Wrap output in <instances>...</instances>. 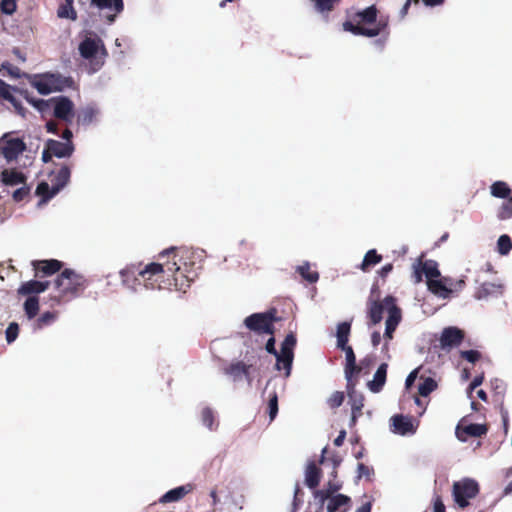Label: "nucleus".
Segmentation results:
<instances>
[{"instance_id": "nucleus-59", "label": "nucleus", "mask_w": 512, "mask_h": 512, "mask_svg": "<svg viewBox=\"0 0 512 512\" xmlns=\"http://www.w3.org/2000/svg\"><path fill=\"white\" fill-rule=\"evenodd\" d=\"M29 195V188L26 186H23L21 188L16 189L13 192L12 198L15 202H21L23 201L27 196Z\"/></svg>"}, {"instance_id": "nucleus-24", "label": "nucleus", "mask_w": 512, "mask_h": 512, "mask_svg": "<svg viewBox=\"0 0 512 512\" xmlns=\"http://www.w3.org/2000/svg\"><path fill=\"white\" fill-rule=\"evenodd\" d=\"M170 254H173V259L175 260L177 258V262L179 265L183 267V262H187V268H190L191 262L194 261V253L189 249H175L171 248L168 250H165L159 254V259H163L166 256H169Z\"/></svg>"}, {"instance_id": "nucleus-43", "label": "nucleus", "mask_w": 512, "mask_h": 512, "mask_svg": "<svg viewBox=\"0 0 512 512\" xmlns=\"http://www.w3.org/2000/svg\"><path fill=\"white\" fill-rule=\"evenodd\" d=\"M296 342L297 340L293 333L286 335L283 343L281 344L280 352H283L284 356L289 359L291 357L290 355L294 354L293 350L296 346Z\"/></svg>"}, {"instance_id": "nucleus-54", "label": "nucleus", "mask_w": 512, "mask_h": 512, "mask_svg": "<svg viewBox=\"0 0 512 512\" xmlns=\"http://www.w3.org/2000/svg\"><path fill=\"white\" fill-rule=\"evenodd\" d=\"M10 89L11 86L4 82L2 79H0V98H3L8 102L15 101V97L11 94Z\"/></svg>"}, {"instance_id": "nucleus-31", "label": "nucleus", "mask_w": 512, "mask_h": 512, "mask_svg": "<svg viewBox=\"0 0 512 512\" xmlns=\"http://www.w3.org/2000/svg\"><path fill=\"white\" fill-rule=\"evenodd\" d=\"M2 182L7 186L24 184L26 177L22 172L16 169H5L2 171Z\"/></svg>"}, {"instance_id": "nucleus-27", "label": "nucleus", "mask_w": 512, "mask_h": 512, "mask_svg": "<svg viewBox=\"0 0 512 512\" xmlns=\"http://www.w3.org/2000/svg\"><path fill=\"white\" fill-rule=\"evenodd\" d=\"M388 364L382 363L376 370L373 380L368 382V387L371 392L379 393L386 382Z\"/></svg>"}, {"instance_id": "nucleus-62", "label": "nucleus", "mask_w": 512, "mask_h": 512, "mask_svg": "<svg viewBox=\"0 0 512 512\" xmlns=\"http://www.w3.org/2000/svg\"><path fill=\"white\" fill-rule=\"evenodd\" d=\"M30 103H32L38 110L40 111H44L50 103H52V101L49 100H43V99H38V100H29Z\"/></svg>"}, {"instance_id": "nucleus-15", "label": "nucleus", "mask_w": 512, "mask_h": 512, "mask_svg": "<svg viewBox=\"0 0 512 512\" xmlns=\"http://www.w3.org/2000/svg\"><path fill=\"white\" fill-rule=\"evenodd\" d=\"M465 418H462L457 424L455 434L458 440L466 442L469 437H482L488 432L486 424H468L464 425Z\"/></svg>"}, {"instance_id": "nucleus-57", "label": "nucleus", "mask_w": 512, "mask_h": 512, "mask_svg": "<svg viewBox=\"0 0 512 512\" xmlns=\"http://www.w3.org/2000/svg\"><path fill=\"white\" fill-rule=\"evenodd\" d=\"M460 356L461 358L467 360L468 362L475 363L480 359L481 354L477 350H466L461 351Z\"/></svg>"}, {"instance_id": "nucleus-44", "label": "nucleus", "mask_w": 512, "mask_h": 512, "mask_svg": "<svg viewBox=\"0 0 512 512\" xmlns=\"http://www.w3.org/2000/svg\"><path fill=\"white\" fill-rule=\"evenodd\" d=\"M201 421L208 429L213 430L218 424L215 421L214 411L210 407H205L201 411Z\"/></svg>"}, {"instance_id": "nucleus-41", "label": "nucleus", "mask_w": 512, "mask_h": 512, "mask_svg": "<svg viewBox=\"0 0 512 512\" xmlns=\"http://www.w3.org/2000/svg\"><path fill=\"white\" fill-rule=\"evenodd\" d=\"M437 382L431 378H425L418 386V394L422 397L429 396L434 390L437 389Z\"/></svg>"}, {"instance_id": "nucleus-19", "label": "nucleus", "mask_w": 512, "mask_h": 512, "mask_svg": "<svg viewBox=\"0 0 512 512\" xmlns=\"http://www.w3.org/2000/svg\"><path fill=\"white\" fill-rule=\"evenodd\" d=\"M392 431L396 434L406 435L415 432L411 417L402 414L394 415L391 418Z\"/></svg>"}, {"instance_id": "nucleus-37", "label": "nucleus", "mask_w": 512, "mask_h": 512, "mask_svg": "<svg viewBox=\"0 0 512 512\" xmlns=\"http://www.w3.org/2000/svg\"><path fill=\"white\" fill-rule=\"evenodd\" d=\"M419 266L422 267V271L425 274L427 280L439 278L441 273L438 269V263L434 260H426L425 262L419 261Z\"/></svg>"}, {"instance_id": "nucleus-56", "label": "nucleus", "mask_w": 512, "mask_h": 512, "mask_svg": "<svg viewBox=\"0 0 512 512\" xmlns=\"http://www.w3.org/2000/svg\"><path fill=\"white\" fill-rule=\"evenodd\" d=\"M94 117H95L94 110L86 109L78 115L77 121H78V123H82V124H90L93 121Z\"/></svg>"}, {"instance_id": "nucleus-39", "label": "nucleus", "mask_w": 512, "mask_h": 512, "mask_svg": "<svg viewBox=\"0 0 512 512\" xmlns=\"http://www.w3.org/2000/svg\"><path fill=\"white\" fill-rule=\"evenodd\" d=\"M58 192H54V187L49 185L47 182H40L36 188V194L42 198L43 202L49 201Z\"/></svg>"}, {"instance_id": "nucleus-11", "label": "nucleus", "mask_w": 512, "mask_h": 512, "mask_svg": "<svg viewBox=\"0 0 512 512\" xmlns=\"http://www.w3.org/2000/svg\"><path fill=\"white\" fill-rule=\"evenodd\" d=\"M384 302L387 307L388 317L386 319V328L384 333V338L386 340H391L393 338V333L396 330L397 326L401 321V310L396 305V300L393 296L388 295L384 298Z\"/></svg>"}, {"instance_id": "nucleus-7", "label": "nucleus", "mask_w": 512, "mask_h": 512, "mask_svg": "<svg viewBox=\"0 0 512 512\" xmlns=\"http://www.w3.org/2000/svg\"><path fill=\"white\" fill-rule=\"evenodd\" d=\"M277 321L276 310L271 309L265 313H254L246 317L245 326L257 334H274V322Z\"/></svg>"}, {"instance_id": "nucleus-50", "label": "nucleus", "mask_w": 512, "mask_h": 512, "mask_svg": "<svg viewBox=\"0 0 512 512\" xmlns=\"http://www.w3.org/2000/svg\"><path fill=\"white\" fill-rule=\"evenodd\" d=\"M344 399H345V396H344L343 392L335 391L328 398L327 403L330 408L335 409L342 405V403L344 402Z\"/></svg>"}, {"instance_id": "nucleus-26", "label": "nucleus", "mask_w": 512, "mask_h": 512, "mask_svg": "<svg viewBox=\"0 0 512 512\" xmlns=\"http://www.w3.org/2000/svg\"><path fill=\"white\" fill-rule=\"evenodd\" d=\"M322 477V470L315 462H309L305 469V484L310 489H316Z\"/></svg>"}, {"instance_id": "nucleus-35", "label": "nucleus", "mask_w": 512, "mask_h": 512, "mask_svg": "<svg viewBox=\"0 0 512 512\" xmlns=\"http://www.w3.org/2000/svg\"><path fill=\"white\" fill-rule=\"evenodd\" d=\"M23 309L29 320L34 319L38 315L40 309L38 296H27V299L23 304Z\"/></svg>"}, {"instance_id": "nucleus-2", "label": "nucleus", "mask_w": 512, "mask_h": 512, "mask_svg": "<svg viewBox=\"0 0 512 512\" xmlns=\"http://www.w3.org/2000/svg\"><path fill=\"white\" fill-rule=\"evenodd\" d=\"M378 10L375 5H371L355 14L356 23L346 21L343 23L345 31L354 35L364 37H376L388 28V18L381 17L377 20Z\"/></svg>"}, {"instance_id": "nucleus-6", "label": "nucleus", "mask_w": 512, "mask_h": 512, "mask_svg": "<svg viewBox=\"0 0 512 512\" xmlns=\"http://www.w3.org/2000/svg\"><path fill=\"white\" fill-rule=\"evenodd\" d=\"M479 491L478 482L466 477L453 483L452 496L460 508H466L469 505V500L475 498Z\"/></svg>"}, {"instance_id": "nucleus-58", "label": "nucleus", "mask_w": 512, "mask_h": 512, "mask_svg": "<svg viewBox=\"0 0 512 512\" xmlns=\"http://www.w3.org/2000/svg\"><path fill=\"white\" fill-rule=\"evenodd\" d=\"M302 494H303V492H302L299 484H296L295 490H294L293 502H292V512H296L299 509V507L301 506L302 500L300 499L299 496Z\"/></svg>"}, {"instance_id": "nucleus-22", "label": "nucleus", "mask_w": 512, "mask_h": 512, "mask_svg": "<svg viewBox=\"0 0 512 512\" xmlns=\"http://www.w3.org/2000/svg\"><path fill=\"white\" fill-rule=\"evenodd\" d=\"M194 489V485L191 483L178 486L166 492L159 499L162 504L177 502L183 499L187 494L191 493Z\"/></svg>"}, {"instance_id": "nucleus-36", "label": "nucleus", "mask_w": 512, "mask_h": 512, "mask_svg": "<svg viewBox=\"0 0 512 512\" xmlns=\"http://www.w3.org/2000/svg\"><path fill=\"white\" fill-rule=\"evenodd\" d=\"M73 3L74 0H64L58 7L57 16L62 19L75 21L77 19V13L74 10Z\"/></svg>"}, {"instance_id": "nucleus-14", "label": "nucleus", "mask_w": 512, "mask_h": 512, "mask_svg": "<svg viewBox=\"0 0 512 512\" xmlns=\"http://www.w3.org/2000/svg\"><path fill=\"white\" fill-rule=\"evenodd\" d=\"M345 352V367H344V373L345 378L347 380V388L350 386H355V382L357 381V378L359 374L361 373V367L357 366L356 363V356L353 351V348L349 346L348 344L345 345L344 348H340Z\"/></svg>"}, {"instance_id": "nucleus-23", "label": "nucleus", "mask_w": 512, "mask_h": 512, "mask_svg": "<svg viewBox=\"0 0 512 512\" xmlns=\"http://www.w3.org/2000/svg\"><path fill=\"white\" fill-rule=\"evenodd\" d=\"M71 170L67 165H62L61 168L55 173L50 174V181L54 187V192L62 190L70 180Z\"/></svg>"}, {"instance_id": "nucleus-45", "label": "nucleus", "mask_w": 512, "mask_h": 512, "mask_svg": "<svg viewBox=\"0 0 512 512\" xmlns=\"http://www.w3.org/2000/svg\"><path fill=\"white\" fill-rule=\"evenodd\" d=\"M291 357L288 359L284 356L283 352H280L277 356H276V369L280 370L281 369V364L283 365V368L286 370V376L288 377L291 373V369H292V362H293V358H294V354H291L290 355Z\"/></svg>"}, {"instance_id": "nucleus-60", "label": "nucleus", "mask_w": 512, "mask_h": 512, "mask_svg": "<svg viewBox=\"0 0 512 512\" xmlns=\"http://www.w3.org/2000/svg\"><path fill=\"white\" fill-rule=\"evenodd\" d=\"M333 464V470L330 474L331 477L337 478L338 477V467L340 466L342 462V458L339 455H333L329 459Z\"/></svg>"}, {"instance_id": "nucleus-20", "label": "nucleus", "mask_w": 512, "mask_h": 512, "mask_svg": "<svg viewBox=\"0 0 512 512\" xmlns=\"http://www.w3.org/2000/svg\"><path fill=\"white\" fill-rule=\"evenodd\" d=\"M387 309L384 300L381 302L379 299H368L367 301V316L369 318V325H376L381 322L383 312Z\"/></svg>"}, {"instance_id": "nucleus-49", "label": "nucleus", "mask_w": 512, "mask_h": 512, "mask_svg": "<svg viewBox=\"0 0 512 512\" xmlns=\"http://www.w3.org/2000/svg\"><path fill=\"white\" fill-rule=\"evenodd\" d=\"M268 409L270 419L273 420L278 413V396L276 391L269 394Z\"/></svg>"}, {"instance_id": "nucleus-46", "label": "nucleus", "mask_w": 512, "mask_h": 512, "mask_svg": "<svg viewBox=\"0 0 512 512\" xmlns=\"http://www.w3.org/2000/svg\"><path fill=\"white\" fill-rule=\"evenodd\" d=\"M497 250L501 255H507L512 250V240L508 235L504 234L498 238Z\"/></svg>"}, {"instance_id": "nucleus-40", "label": "nucleus", "mask_w": 512, "mask_h": 512, "mask_svg": "<svg viewBox=\"0 0 512 512\" xmlns=\"http://www.w3.org/2000/svg\"><path fill=\"white\" fill-rule=\"evenodd\" d=\"M491 194L497 198H509L511 192L506 182L496 181L491 185Z\"/></svg>"}, {"instance_id": "nucleus-28", "label": "nucleus", "mask_w": 512, "mask_h": 512, "mask_svg": "<svg viewBox=\"0 0 512 512\" xmlns=\"http://www.w3.org/2000/svg\"><path fill=\"white\" fill-rule=\"evenodd\" d=\"M449 280L447 278L444 279H430L427 280V287L430 292L433 294L442 297L447 298L452 293V290L447 287L446 283Z\"/></svg>"}, {"instance_id": "nucleus-9", "label": "nucleus", "mask_w": 512, "mask_h": 512, "mask_svg": "<svg viewBox=\"0 0 512 512\" xmlns=\"http://www.w3.org/2000/svg\"><path fill=\"white\" fill-rule=\"evenodd\" d=\"M119 274L122 284L133 291L144 286V266L141 263L127 265Z\"/></svg>"}, {"instance_id": "nucleus-33", "label": "nucleus", "mask_w": 512, "mask_h": 512, "mask_svg": "<svg viewBox=\"0 0 512 512\" xmlns=\"http://www.w3.org/2000/svg\"><path fill=\"white\" fill-rule=\"evenodd\" d=\"M348 395L351 402V413L362 415V409L364 407V396L357 394L354 390V386L348 388Z\"/></svg>"}, {"instance_id": "nucleus-51", "label": "nucleus", "mask_w": 512, "mask_h": 512, "mask_svg": "<svg viewBox=\"0 0 512 512\" xmlns=\"http://www.w3.org/2000/svg\"><path fill=\"white\" fill-rule=\"evenodd\" d=\"M6 341L10 344L16 340L19 334V325L16 322H12L6 329Z\"/></svg>"}, {"instance_id": "nucleus-32", "label": "nucleus", "mask_w": 512, "mask_h": 512, "mask_svg": "<svg viewBox=\"0 0 512 512\" xmlns=\"http://www.w3.org/2000/svg\"><path fill=\"white\" fill-rule=\"evenodd\" d=\"M58 318L57 311H46L41 314L33 323L34 330H42L45 327L52 325Z\"/></svg>"}, {"instance_id": "nucleus-13", "label": "nucleus", "mask_w": 512, "mask_h": 512, "mask_svg": "<svg viewBox=\"0 0 512 512\" xmlns=\"http://www.w3.org/2000/svg\"><path fill=\"white\" fill-rule=\"evenodd\" d=\"M32 86L42 95H48L62 89L61 77L56 74L46 73L31 82Z\"/></svg>"}, {"instance_id": "nucleus-52", "label": "nucleus", "mask_w": 512, "mask_h": 512, "mask_svg": "<svg viewBox=\"0 0 512 512\" xmlns=\"http://www.w3.org/2000/svg\"><path fill=\"white\" fill-rule=\"evenodd\" d=\"M374 475V469L365 465L364 463H359L357 466V478L360 479L365 477L367 480H371Z\"/></svg>"}, {"instance_id": "nucleus-42", "label": "nucleus", "mask_w": 512, "mask_h": 512, "mask_svg": "<svg viewBox=\"0 0 512 512\" xmlns=\"http://www.w3.org/2000/svg\"><path fill=\"white\" fill-rule=\"evenodd\" d=\"M297 271L301 277L309 283H315L319 279L318 272L311 270L309 263L298 266Z\"/></svg>"}, {"instance_id": "nucleus-38", "label": "nucleus", "mask_w": 512, "mask_h": 512, "mask_svg": "<svg viewBox=\"0 0 512 512\" xmlns=\"http://www.w3.org/2000/svg\"><path fill=\"white\" fill-rule=\"evenodd\" d=\"M382 261V256L377 253L375 249H371L367 251L365 254L363 261L361 263V270L366 272L370 267L375 266L376 264Z\"/></svg>"}, {"instance_id": "nucleus-10", "label": "nucleus", "mask_w": 512, "mask_h": 512, "mask_svg": "<svg viewBox=\"0 0 512 512\" xmlns=\"http://www.w3.org/2000/svg\"><path fill=\"white\" fill-rule=\"evenodd\" d=\"M34 277L46 280L55 274H59L63 271L64 263L57 259H44V260H33L31 262Z\"/></svg>"}, {"instance_id": "nucleus-30", "label": "nucleus", "mask_w": 512, "mask_h": 512, "mask_svg": "<svg viewBox=\"0 0 512 512\" xmlns=\"http://www.w3.org/2000/svg\"><path fill=\"white\" fill-rule=\"evenodd\" d=\"M340 490V485L334 483H327L326 488L322 490H315L313 496L319 499L320 506L317 511L321 512L326 500H330L332 495Z\"/></svg>"}, {"instance_id": "nucleus-16", "label": "nucleus", "mask_w": 512, "mask_h": 512, "mask_svg": "<svg viewBox=\"0 0 512 512\" xmlns=\"http://www.w3.org/2000/svg\"><path fill=\"white\" fill-rule=\"evenodd\" d=\"M465 338V333L458 327L449 326L442 330L439 342L443 350H450L451 348L459 346Z\"/></svg>"}, {"instance_id": "nucleus-63", "label": "nucleus", "mask_w": 512, "mask_h": 512, "mask_svg": "<svg viewBox=\"0 0 512 512\" xmlns=\"http://www.w3.org/2000/svg\"><path fill=\"white\" fill-rule=\"evenodd\" d=\"M484 381V375H478L476 376L472 382L470 383L468 387V391L471 393L473 390H475L478 386H480Z\"/></svg>"}, {"instance_id": "nucleus-12", "label": "nucleus", "mask_w": 512, "mask_h": 512, "mask_svg": "<svg viewBox=\"0 0 512 512\" xmlns=\"http://www.w3.org/2000/svg\"><path fill=\"white\" fill-rule=\"evenodd\" d=\"M50 101L54 104V117L67 124H71L74 117L73 102L65 96L53 97Z\"/></svg>"}, {"instance_id": "nucleus-1", "label": "nucleus", "mask_w": 512, "mask_h": 512, "mask_svg": "<svg viewBox=\"0 0 512 512\" xmlns=\"http://www.w3.org/2000/svg\"><path fill=\"white\" fill-rule=\"evenodd\" d=\"M52 283L55 290V294L50 297L52 307L80 297L89 285L82 274L70 268L63 269Z\"/></svg>"}, {"instance_id": "nucleus-21", "label": "nucleus", "mask_w": 512, "mask_h": 512, "mask_svg": "<svg viewBox=\"0 0 512 512\" xmlns=\"http://www.w3.org/2000/svg\"><path fill=\"white\" fill-rule=\"evenodd\" d=\"M46 142L54 157L66 158L74 153L75 146L73 142H61L54 139H48Z\"/></svg>"}, {"instance_id": "nucleus-18", "label": "nucleus", "mask_w": 512, "mask_h": 512, "mask_svg": "<svg viewBox=\"0 0 512 512\" xmlns=\"http://www.w3.org/2000/svg\"><path fill=\"white\" fill-rule=\"evenodd\" d=\"M91 4L99 10H108L111 12L106 15L108 22H113L117 14L121 13L124 9L123 0H91Z\"/></svg>"}, {"instance_id": "nucleus-4", "label": "nucleus", "mask_w": 512, "mask_h": 512, "mask_svg": "<svg viewBox=\"0 0 512 512\" xmlns=\"http://www.w3.org/2000/svg\"><path fill=\"white\" fill-rule=\"evenodd\" d=\"M170 261L152 262L144 266V287L147 289H166L171 291Z\"/></svg>"}, {"instance_id": "nucleus-25", "label": "nucleus", "mask_w": 512, "mask_h": 512, "mask_svg": "<svg viewBox=\"0 0 512 512\" xmlns=\"http://www.w3.org/2000/svg\"><path fill=\"white\" fill-rule=\"evenodd\" d=\"M351 505V498L344 494L332 495L327 504L328 512H346Z\"/></svg>"}, {"instance_id": "nucleus-17", "label": "nucleus", "mask_w": 512, "mask_h": 512, "mask_svg": "<svg viewBox=\"0 0 512 512\" xmlns=\"http://www.w3.org/2000/svg\"><path fill=\"white\" fill-rule=\"evenodd\" d=\"M51 281L35 278L23 282L18 288L17 292L22 296H38V294L45 292L51 285Z\"/></svg>"}, {"instance_id": "nucleus-5", "label": "nucleus", "mask_w": 512, "mask_h": 512, "mask_svg": "<svg viewBox=\"0 0 512 512\" xmlns=\"http://www.w3.org/2000/svg\"><path fill=\"white\" fill-rule=\"evenodd\" d=\"M170 283L171 290L186 292L191 283L197 277L196 262H191L190 268H187V262H183V267L176 260L170 262Z\"/></svg>"}, {"instance_id": "nucleus-34", "label": "nucleus", "mask_w": 512, "mask_h": 512, "mask_svg": "<svg viewBox=\"0 0 512 512\" xmlns=\"http://www.w3.org/2000/svg\"><path fill=\"white\" fill-rule=\"evenodd\" d=\"M351 330V323L344 321L337 326V348H344L349 341V335Z\"/></svg>"}, {"instance_id": "nucleus-61", "label": "nucleus", "mask_w": 512, "mask_h": 512, "mask_svg": "<svg viewBox=\"0 0 512 512\" xmlns=\"http://www.w3.org/2000/svg\"><path fill=\"white\" fill-rule=\"evenodd\" d=\"M433 512H446L442 497L436 495L433 500Z\"/></svg>"}, {"instance_id": "nucleus-48", "label": "nucleus", "mask_w": 512, "mask_h": 512, "mask_svg": "<svg viewBox=\"0 0 512 512\" xmlns=\"http://www.w3.org/2000/svg\"><path fill=\"white\" fill-rule=\"evenodd\" d=\"M314 2L315 8L318 12H330L334 9V6L339 0H311Z\"/></svg>"}, {"instance_id": "nucleus-55", "label": "nucleus", "mask_w": 512, "mask_h": 512, "mask_svg": "<svg viewBox=\"0 0 512 512\" xmlns=\"http://www.w3.org/2000/svg\"><path fill=\"white\" fill-rule=\"evenodd\" d=\"M10 89L11 86L4 82L2 79H0V98H3L8 102L15 101V97L11 94Z\"/></svg>"}, {"instance_id": "nucleus-53", "label": "nucleus", "mask_w": 512, "mask_h": 512, "mask_svg": "<svg viewBox=\"0 0 512 512\" xmlns=\"http://www.w3.org/2000/svg\"><path fill=\"white\" fill-rule=\"evenodd\" d=\"M17 9L16 0H1L0 10L6 15H12Z\"/></svg>"}, {"instance_id": "nucleus-47", "label": "nucleus", "mask_w": 512, "mask_h": 512, "mask_svg": "<svg viewBox=\"0 0 512 512\" xmlns=\"http://www.w3.org/2000/svg\"><path fill=\"white\" fill-rule=\"evenodd\" d=\"M497 217L500 220H507L512 218V196L507 198L505 202L500 206Z\"/></svg>"}, {"instance_id": "nucleus-64", "label": "nucleus", "mask_w": 512, "mask_h": 512, "mask_svg": "<svg viewBox=\"0 0 512 512\" xmlns=\"http://www.w3.org/2000/svg\"><path fill=\"white\" fill-rule=\"evenodd\" d=\"M12 104V106L14 107V110L15 112L22 116V117H25V114H26V109L23 107L22 103L15 98V101L13 102H10Z\"/></svg>"}, {"instance_id": "nucleus-8", "label": "nucleus", "mask_w": 512, "mask_h": 512, "mask_svg": "<svg viewBox=\"0 0 512 512\" xmlns=\"http://www.w3.org/2000/svg\"><path fill=\"white\" fill-rule=\"evenodd\" d=\"M26 148V143L20 138H13L11 133H5L0 138V155H2L7 162L16 160Z\"/></svg>"}, {"instance_id": "nucleus-29", "label": "nucleus", "mask_w": 512, "mask_h": 512, "mask_svg": "<svg viewBox=\"0 0 512 512\" xmlns=\"http://www.w3.org/2000/svg\"><path fill=\"white\" fill-rule=\"evenodd\" d=\"M250 366L246 365L242 361L230 364L224 369L225 374L231 376L234 381L242 379L243 376H249Z\"/></svg>"}, {"instance_id": "nucleus-3", "label": "nucleus", "mask_w": 512, "mask_h": 512, "mask_svg": "<svg viewBox=\"0 0 512 512\" xmlns=\"http://www.w3.org/2000/svg\"><path fill=\"white\" fill-rule=\"evenodd\" d=\"M78 49L80 55L89 60L90 72H97L103 67L108 51L100 37H86L80 42Z\"/></svg>"}]
</instances>
